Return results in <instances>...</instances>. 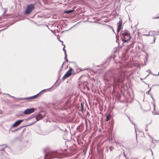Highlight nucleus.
I'll list each match as a JSON object with an SVG mask.
<instances>
[{
	"mask_svg": "<svg viewBox=\"0 0 159 159\" xmlns=\"http://www.w3.org/2000/svg\"><path fill=\"white\" fill-rule=\"evenodd\" d=\"M155 39H156V38L155 37H154V42L155 41Z\"/></svg>",
	"mask_w": 159,
	"mask_h": 159,
	"instance_id": "nucleus-54",
	"label": "nucleus"
},
{
	"mask_svg": "<svg viewBox=\"0 0 159 159\" xmlns=\"http://www.w3.org/2000/svg\"><path fill=\"white\" fill-rule=\"evenodd\" d=\"M149 135V136L151 138H152V140H153V138H152V137H151V136L150 135Z\"/></svg>",
	"mask_w": 159,
	"mask_h": 159,
	"instance_id": "nucleus-53",
	"label": "nucleus"
},
{
	"mask_svg": "<svg viewBox=\"0 0 159 159\" xmlns=\"http://www.w3.org/2000/svg\"><path fill=\"white\" fill-rule=\"evenodd\" d=\"M66 47V46L65 45H64V46L63 48V50L64 52L65 53V57H67V54L66 52V50L65 49V48Z\"/></svg>",
	"mask_w": 159,
	"mask_h": 159,
	"instance_id": "nucleus-23",
	"label": "nucleus"
},
{
	"mask_svg": "<svg viewBox=\"0 0 159 159\" xmlns=\"http://www.w3.org/2000/svg\"><path fill=\"white\" fill-rule=\"evenodd\" d=\"M59 41L60 42H61V44H62V45H63V46H64V45H64V44H63V41H61V40H59Z\"/></svg>",
	"mask_w": 159,
	"mask_h": 159,
	"instance_id": "nucleus-42",
	"label": "nucleus"
},
{
	"mask_svg": "<svg viewBox=\"0 0 159 159\" xmlns=\"http://www.w3.org/2000/svg\"><path fill=\"white\" fill-rule=\"evenodd\" d=\"M17 20H16L14 21V22H13V23H11L10 24V25H13V24H14V23H15V22H17Z\"/></svg>",
	"mask_w": 159,
	"mask_h": 159,
	"instance_id": "nucleus-38",
	"label": "nucleus"
},
{
	"mask_svg": "<svg viewBox=\"0 0 159 159\" xmlns=\"http://www.w3.org/2000/svg\"><path fill=\"white\" fill-rule=\"evenodd\" d=\"M149 34H150V36H153L155 35H158L156 34V32L155 31L151 30L149 32Z\"/></svg>",
	"mask_w": 159,
	"mask_h": 159,
	"instance_id": "nucleus-16",
	"label": "nucleus"
},
{
	"mask_svg": "<svg viewBox=\"0 0 159 159\" xmlns=\"http://www.w3.org/2000/svg\"><path fill=\"white\" fill-rule=\"evenodd\" d=\"M2 113V111H1V112H0V114Z\"/></svg>",
	"mask_w": 159,
	"mask_h": 159,
	"instance_id": "nucleus-61",
	"label": "nucleus"
},
{
	"mask_svg": "<svg viewBox=\"0 0 159 159\" xmlns=\"http://www.w3.org/2000/svg\"><path fill=\"white\" fill-rule=\"evenodd\" d=\"M65 74L68 77H70L72 75L69 71H67Z\"/></svg>",
	"mask_w": 159,
	"mask_h": 159,
	"instance_id": "nucleus-24",
	"label": "nucleus"
},
{
	"mask_svg": "<svg viewBox=\"0 0 159 159\" xmlns=\"http://www.w3.org/2000/svg\"><path fill=\"white\" fill-rule=\"evenodd\" d=\"M107 26H108L110 28L112 29V27L111 26H110L109 25H107Z\"/></svg>",
	"mask_w": 159,
	"mask_h": 159,
	"instance_id": "nucleus-47",
	"label": "nucleus"
},
{
	"mask_svg": "<svg viewBox=\"0 0 159 159\" xmlns=\"http://www.w3.org/2000/svg\"><path fill=\"white\" fill-rule=\"evenodd\" d=\"M67 57H65V55L64 59H65V61L67 62L68 61V60Z\"/></svg>",
	"mask_w": 159,
	"mask_h": 159,
	"instance_id": "nucleus-36",
	"label": "nucleus"
},
{
	"mask_svg": "<svg viewBox=\"0 0 159 159\" xmlns=\"http://www.w3.org/2000/svg\"><path fill=\"white\" fill-rule=\"evenodd\" d=\"M123 155H124V156L125 157V158H126V159H127V157H126L127 154L126 155L125 154V152H123Z\"/></svg>",
	"mask_w": 159,
	"mask_h": 159,
	"instance_id": "nucleus-37",
	"label": "nucleus"
},
{
	"mask_svg": "<svg viewBox=\"0 0 159 159\" xmlns=\"http://www.w3.org/2000/svg\"><path fill=\"white\" fill-rule=\"evenodd\" d=\"M147 71H149V74H151L152 75H155V76H156V74H152V72L150 70H148Z\"/></svg>",
	"mask_w": 159,
	"mask_h": 159,
	"instance_id": "nucleus-30",
	"label": "nucleus"
},
{
	"mask_svg": "<svg viewBox=\"0 0 159 159\" xmlns=\"http://www.w3.org/2000/svg\"><path fill=\"white\" fill-rule=\"evenodd\" d=\"M147 57H148V54H147V56H146V59H147Z\"/></svg>",
	"mask_w": 159,
	"mask_h": 159,
	"instance_id": "nucleus-63",
	"label": "nucleus"
},
{
	"mask_svg": "<svg viewBox=\"0 0 159 159\" xmlns=\"http://www.w3.org/2000/svg\"><path fill=\"white\" fill-rule=\"evenodd\" d=\"M40 113V115L42 117H43L46 115V113H45V112L43 111H41L39 112Z\"/></svg>",
	"mask_w": 159,
	"mask_h": 159,
	"instance_id": "nucleus-22",
	"label": "nucleus"
},
{
	"mask_svg": "<svg viewBox=\"0 0 159 159\" xmlns=\"http://www.w3.org/2000/svg\"><path fill=\"white\" fill-rule=\"evenodd\" d=\"M9 26V25L7 26V27L6 28H4V29H2L0 31H3V30H6V29H7Z\"/></svg>",
	"mask_w": 159,
	"mask_h": 159,
	"instance_id": "nucleus-39",
	"label": "nucleus"
},
{
	"mask_svg": "<svg viewBox=\"0 0 159 159\" xmlns=\"http://www.w3.org/2000/svg\"><path fill=\"white\" fill-rule=\"evenodd\" d=\"M147 126H148V125H146V127L145 129L146 131H148V129H147Z\"/></svg>",
	"mask_w": 159,
	"mask_h": 159,
	"instance_id": "nucleus-48",
	"label": "nucleus"
},
{
	"mask_svg": "<svg viewBox=\"0 0 159 159\" xmlns=\"http://www.w3.org/2000/svg\"><path fill=\"white\" fill-rule=\"evenodd\" d=\"M36 109V108H27L25 109L24 111L25 115L30 114L34 112Z\"/></svg>",
	"mask_w": 159,
	"mask_h": 159,
	"instance_id": "nucleus-8",
	"label": "nucleus"
},
{
	"mask_svg": "<svg viewBox=\"0 0 159 159\" xmlns=\"http://www.w3.org/2000/svg\"><path fill=\"white\" fill-rule=\"evenodd\" d=\"M80 84H78V85H80L81 87H82L84 89H85L86 88L88 90H90L88 86L89 84L87 83V81H80Z\"/></svg>",
	"mask_w": 159,
	"mask_h": 159,
	"instance_id": "nucleus-7",
	"label": "nucleus"
},
{
	"mask_svg": "<svg viewBox=\"0 0 159 159\" xmlns=\"http://www.w3.org/2000/svg\"><path fill=\"white\" fill-rule=\"evenodd\" d=\"M151 151H152V155H153V152H152V150H151Z\"/></svg>",
	"mask_w": 159,
	"mask_h": 159,
	"instance_id": "nucleus-60",
	"label": "nucleus"
},
{
	"mask_svg": "<svg viewBox=\"0 0 159 159\" xmlns=\"http://www.w3.org/2000/svg\"><path fill=\"white\" fill-rule=\"evenodd\" d=\"M47 155L45 153V158L44 159H45V158L47 157Z\"/></svg>",
	"mask_w": 159,
	"mask_h": 159,
	"instance_id": "nucleus-50",
	"label": "nucleus"
},
{
	"mask_svg": "<svg viewBox=\"0 0 159 159\" xmlns=\"http://www.w3.org/2000/svg\"><path fill=\"white\" fill-rule=\"evenodd\" d=\"M24 121V120H16L14 123L11 126L10 128V130H11L12 128H14L17 127L22 122Z\"/></svg>",
	"mask_w": 159,
	"mask_h": 159,
	"instance_id": "nucleus-9",
	"label": "nucleus"
},
{
	"mask_svg": "<svg viewBox=\"0 0 159 159\" xmlns=\"http://www.w3.org/2000/svg\"><path fill=\"white\" fill-rule=\"evenodd\" d=\"M83 76H81L79 79V81L80 80V79H81V77Z\"/></svg>",
	"mask_w": 159,
	"mask_h": 159,
	"instance_id": "nucleus-52",
	"label": "nucleus"
},
{
	"mask_svg": "<svg viewBox=\"0 0 159 159\" xmlns=\"http://www.w3.org/2000/svg\"><path fill=\"white\" fill-rule=\"evenodd\" d=\"M112 30H113V31L114 32V33H115H115L114 30L112 28Z\"/></svg>",
	"mask_w": 159,
	"mask_h": 159,
	"instance_id": "nucleus-57",
	"label": "nucleus"
},
{
	"mask_svg": "<svg viewBox=\"0 0 159 159\" xmlns=\"http://www.w3.org/2000/svg\"><path fill=\"white\" fill-rule=\"evenodd\" d=\"M120 34L121 40L124 43L129 42L132 38L130 32L128 30H121Z\"/></svg>",
	"mask_w": 159,
	"mask_h": 159,
	"instance_id": "nucleus-2",
	"label": "nucleus"
},
{
	"mask_svg": "<svg viewBox=\"0 0 159 159\" xmlns=\"http://www.w3.org/2000/svg\"><path fill=\"white\" fill-rule=\"evenodd\" d=\"M154 141H159V140H154Z\"/></svg>",
	"mask_w": 159,
	"mask_h": 159,
	"instance_id": "nucleus-59",
	"label": "nucleus"
},
{
	"mask_svg": "<svg viewBox=\"0 0 159 159\" xmlns=\"http://www.w3.org/2000/svg\"><path fill=\"white\" fill-rule=\"evenodd\" d=\"M108 74L110 77L113 78L114 81L115 82H119L123 78V73L121 71L116 73L110 71L108 73Z\"/></svg>",
	"mask_w": 159,
	"mask_h": 159,
	"instance_id": "nucleus-1",
	"label": "nucleus"
},
{
	"mask_svg": "<svg viewBox=\"0 0 159 159\" xmlns=\"http://www.w3.org/2000/svg\"><path fill=\"white\" fill-rule=\"evenodd\" d=\"M5 13V12H4L3 13V14L2 15V16L0 17V18H1V19H2V18H4V17H5L6 16H5V15H4V13Z\"/></svg>",
	"mask_w": 159,
	"mask_h": 159,
	"instance_id": "nucleus-32",
	"label": "nucleus"
},
{
	"mask_svg": "<svg viewBox=\"0 0 159 159\" xmlns=\"http://www.w3.org/2000/svg\"><path fill=\"white\" fill-rule=\"evenodd\" d=\"M71 28H70V29H69V30H64V31H63L62 32V33H63L65 31H68L69 30H70L71 29Z\"/></svg>",
	"mask_w": 159,
	"mask_h": 159,
	"instance_id": "nucleus-44",
	"label": "nucleus"
},
{
	"mask_svg": "<svg viewBox=\"0 0 159 159\" xmlns=\"http://www.w3.org/2000/svg\"><path fill=\"white\" fill-rule=\"evenodd\" d=\"M1 146H4V147H3L5 148H7V144H3L0 145V147Z\"/></svg>",
	"mask_w": 159,
	"mask_h": 159,
	"instance_id": "nucleus-33",
	"label": "nucleus"
},
{
	"mask_svg": "<svg viewBox=\"0 0 159 159\" xmlns=\"http://www.w3.org/2000/svg\"><path fill=\"white\" fill-rule=\"evenodd\" d=\"M111 58H112V57H111V56L107 58V60H109V61L111 59Z\"/></svg>",
	"mask_w": 159,
	"mask_h": 159,
	"instance_id": "nucleus-41",
	"label": "nucleus"
},
{
	"mask_svg": "<svg viewBox=\"0 0 159 159\" xmlns=\"http://www.w3.org/2000/svg\"><path fill=\"white\" fill-rule=\"evenodd\" d=\"M59 129V130L63 132H64V133H67V130H66V129H61L59 127H58V126H57Z\"/></svg>",
	"mask_w": 159,
	"mask_h": 159,
	"instance_id": "nucleus-25",
	"label": "nucleus"
},
{
	"mask_svg": "<svg viewBox=\"0 0 159 159\" xmlns=\"http://www.w3.org/2000/svg\"><path fill=\"white\" fill-rule=\"evenodd\" d=\"M30 126H31V125H30V124L27 125H24V126L20 127L19 128H17V129H15L14 130H12L11 131L12 132H16V131H17L19 130L20 129H21V128H23L24 127H26Z\"/></svg>",
	"mask_w": 159,
	"mask_h": 159,
	"instance_id": "nucleus-14",
	"label": "nucleus"
},
{
	"mask_svg": "<svg viewBox=\"0 0 159 159\" xmlns=\"http://www.w3.org/2000/svg\"><path fill=\"white\" fill-rule=\"evenodd\" d=\"M31 97L26 98H18V100H27L28 101H30L32 100Z\"/></svg>",
	"mask_w": 159,
	"mask_h": 159,
	"instance_id": "nucleus-13",
	"label": "nucleus"
},
{
	"mask_svg": "<svg viewBox=\"0 0 159 159\" xmlns=\"http://www.w3.org/2000/svg\"><path fill=\"white\" fill-rule=\"evenodd\" d=\"M71 101L70 99H68L64 104L61 105V110H65L67 108H70L71 107L70 104Z\"/></svg>",
	"mask_w": 159,
	"mask_h": 159,
	"instance_id": "nucleus-5",
	"label": "nucleus"
},
{
	"mask_svg": "<svg viewBox=\"0 0 159 159\" xmlns=\"http://www.w3.org/2000/svg\"><path fill=\"white\" fill-rule=\"evenodd\" d=\"M152 18L154 19H158V18H159V16L156 17H153V18Z\"/></svg>",
	"mask_w": 159,
	"mask_h": 159,
	"instance_id": "nucleus-43",
	"label": "nucleus"
},
{
	"mask_svg": "<svg viewBox=\"0 0 159 159\" xmlns=\"http://www.w3.org/2000/svg\"><path fill=\"white\" fill-rule=\"evenodd\" d=\"M140 80H143V79L142 78H140Z\"/></svg>",
	"mask_w": 159,
	"mask_h": 159,
	"instance_id": "nucleus-62",
	"label": "nucleus"
},
{
	"mask_svg": "<svg viewBox=\"0 0 159 159\" xmlns=\"http://www.w3.org/2000/svg\"><path fill=\"white\" fill-rule=\"evenodd\" d=\"M5 94H6V95H8L11 98H13L14 99H17L18 100V98H16V97H14V96H11L10 95V94H7V93H5Z\"/></svg>",
	"mask_w": 159,
	"mask_h": 159,
	"instance_id": "nucleus-27",
	"label": "nucleus"
},
{
	"mask_svg": "<svg viewBox=\"0 0 159 159\" xmlns=\"http://www.w3.org/2000/svg\"><path fill=\"white\" fill-rule=\"evenodd\" d=\"M152 143H154V141H153V140H152Z\"/></svg>",
	"mask_w": 159,
	"mask_h": 159,
	"instance_id": "nucleus-64",
	"label": "nucleus"
},
{
	"mask_svg": "<svg viewBox=\"0 0 159 159\" xmlns=\"http://www.w3.org/2000/svg\"><path fill=\"white\" fill-rule=\"evenodd\" d=\"M122 22L121 20L119 21L117 23V25H118V26L116 31L118 33L120 32L122 28Z\"/></svg>",
	"mask_w": 159,
	"mask_h": 159,
	"instance_id": "nucleus-10",
	"label": "nucleus"
},
{
	"mask_svg": "<svg viewBox=\"0 0 159 159\" xmlns=\"http://www.w3.org/2000/svg\"><path fill=\"white\" fill-rule=\"evenodd\" d=\"M40 114H40V113L39 112H38L36 114H34V116H35L34 117V121L30 124L31 125L35 123L37 121L43 118V117H41Z\"/></svg>",
	"mask_w": 159,
	"mask_h": 159,
	"instance_id": "nucleus-6",
	"label": "nucleus"
},
{
	"mask_svg": "<svg viewBox=\"0 0 159 159\" xmlns=\"http://www.w3.org/2000/svg\"><path fill=\"white\" fill-rule=\"evenodd\" d=\"M73 71V69L70 67H69V69L68 71H69L71 74L72 73V71Z\"/></svg>",
	"mask_w": 159,
	"mask_h": 159,
	"instance_id": "nucleus-26",
	"label": "nucleus"
},
{
	"mask_svg": "<svg viewBox=\"0 0 159 159\" xmlns=\"http://www.w3.org/2000/svg\"><path fill=\"white\" fill-rule=\"evenodd\" d=\"M152 86H159V84H153Z\"/></svg>",
	"mask_w": 159,
	"mask_h": 159,
	"instance_id": "nucleus-46",
	"label": "nucleus"
},
{
	"mask_svg": "<svg viewBox=\"0 0 159 159\" xmlns=\"http://www.w3.org/2000/svg\"><path fill=\"white\" fill-rule=\"evenodd\" d=\"M61 70H59L58 72V79L57 80V81L55 82V83H54V85H54V86L56 84L57 82V81L58 80L60 79V76H61Z\"/></svg>",
	"mask_w": 159,
	"mask_h": 159,
	"instance_id": "nucleus-19",
	"label": "nucleus"
},
{
	"mask_svg": "<svg viewBox=\"0 0 159 159\" xmlns=\"http://www.w3.org/2000/svg\"><path fill=\"white\" fill-rule=\"evenodd\" d=\"M68 78L67 77H66V76L65 74L63 77L62 79V80H64L66 78Z\"/></svg>",
	"mask_w": 159,
	"mask_h": 159,
	"instance_id": "nucleus-29",
	"label": "nucleus"
},
{
	"mask_svg": "<svg viewBox=\"0 0 159 159\" xmlns=\"http://www.w3.org/2000/svg\"><path fill=\"white\" fill-rule=\"evenodd\" d=\"M4 149H5V148L2 147L1 149H0V151H2L3 150H4Z\"/></svg>",
	"mask_w": 159,
	"mask_h": 159,
	"instance_id": "nucleus-40",
	"label": "nucleus"
},
{
	"mask_svg": "<svg viewBox=\"0 0 159 159\" xmlns=\"http://www.w3.org/2000/svg\"><path fill=\"white\" fill-rule=\"evenodd\" d=\"M81 127V126H78L77 128H76V129L77 130L79 131V132H81V129H80V128Z\"/></svg>",
	"mask_w": 159,
	"mask_h": 159,
	"instance_id": "nucleus-31",
	"label": "nucleus"
},
{
	"mask_svg": "<svg viewBox=\"0 0 159 159\" xmlns=\"http://www.w3.org/2000/svg\"><path fill=\"white\" fill-rule=\"evenodd\" d=\"M18 115L19 116H25V111H19L18 112Z\"/></svg>",
	"mask_w": 159,
	"mask_h": 159,
	"instance_id": "nucleus-18",
	"label": "nucleus"
},
{
	"mask_svg": "<svg viewBox=\"0 0 159 159\" xmlns=\"http://www.w3.org/2000/svg\"><path fill=\"white\" fill-rule=\"evenodd\" d=\"M57 39L59 40H60V37H57Z\"/></svg>",
	"mask_w": 159,
	"mask_h": 159,
	"instance_id": "nucleus-51",
	"label": "nucleus"
},
{
	"mask_svg": "<svg viewBox=\"0 0 159 159\" xmlns=\"http://www.w3.org/2000/svg\"><path fill=\"white\" fill-rule=\"evenodd\" d=\"M144 83H145V84H147L148 85V87H149V85L148 84H147L145 82H144Z\"/></svg>",
	"mask_w": 159,
	"mask_h": 159,
	"instance_id": "nucleus-56",
	"label": "nucleus"
},
{
	"mask_svg": "<svg viewBox=\"0 0 159 159\" xmlns=\"http://www.w3.org/2000/svg\"><path fill=\"white\" fill-rule=\"evenodd\" d=\"M35 3H31L28 5L24 11L25 14L28 15L30 14L34 9Z\"/></svg>",
	"mask_w": 159,
	"mask_h": 159,
	"instance_id": "nucleus-4",
	"label": "nucleus"
},
{
	"mask_svg": "<svg viewBox=\"0 0 159 159\" xmlns=\"http://www.w3.org/2000/svg\"><path fill=\"white\" fill-rule=\"evenodd\" d=\"M30 120H32V123L34 121V120H33V119H31Z\"/></svg>",
	"mask_w": 159,
	"mask_h": 159,
	"instance_id": "nucleus-55",
	"label": "nucleus"
},
{
	"mask_svg": "<svg viewBox=\"0 0 159 159\" xmlns=\"http://www.w3.org/2000/svg\"><path fill=\"white\" fill-rule=\"evenodd\" d=\"M75 11V9L74 8H73L72 9L68 10H67L65 11H64V13L67 14H70L73 13Z\"/></svg>",
	"mask_w": 159,
	"mask_h": 159,
	"instance_id": "nucleus-12",
	"label": "nucleus"
},
{
	"mask_svg": "<svg viewBox=\"0 0 159 159\" xmlns=\"http://www.w3.org/2000/svg\"><path fill=\"white\" fill-rule=\"evenodd\" d=\"M143 35L146 36H150V34H143Z\"/></svg>",
	"mask_w": 159,
	"mask_h": 159,
	"instance_id": "nucleus-45",
	"label": "nucleus"
},
{
	"mask_svg": "<svg viewBox=\"0 0 159 159\" xmlns=\"http://www.w3.org/2000/svg\"><path fill=\"white\" fill-rule=\"evenodd\" d=\"M151 88H150L149 90L148 91L146 92V94H149V93L151 90Z\"/></svg>",
	"mask_w": 159,
	"mask_h": 159,
	"instance_id": "nucleus-34",
	"label": "nucleus"
},
{
	"mask_svg": "<svg viewBox=\"0 0 159 159\" xmlns=\"http://www.w3.org/2000/svg\"><path fill=\"white\" fill-rule=\"evenodd\" d=\"M65 62H63V64H62V65L61 66V69L60 70H61L62 69V68L63 67V65H64V64L65 63Z\"/></svg>",
	"mask_w": 159,
	"mask_h": 159,
	"instance_id": "nucleus-35",
	"label": "nucleus"
},
{
	"mask_svg": "<svg viewBox=\"0 0 159 159\" xmlns=\"http://www.w3.org/2000/svg\"><path fill=\"white\" fill-rule=\"evenodd\" d=\"M44 25H45L46 27H48V28L49 29V28H48V25H46V24H44Z\"/></svg>",
	"mask_w": 159,
	"mask_h": 159,
	"instance_id": "nucleus-49",
	"label": "nucleus"
},
{
	"mask_svg": "<svg viewBox=\"0 0 159 159\" xmlns=\"http://www.w3.org/2000/svg\"><path fill=\"white\" fill-rule=\"evenodd\" d=\"M147 75V76H146V77L144 78V79H146L147 77L148 76V75Z\"/></svg>",
	"mask_w": 159,
	"mask_h": 159,
	"instance_id": "nucleus-58",
	"label": "nucleus"
},
{
	"mask_svg": "<svg viewBox=\"0 0 159 159\" xmlns=\"http://www.w3.org/2000/svg\"><path fill=\"white\" fill-rule=\"evenodd\" d=\"M35 116H34V114H33L31 115L28 118L24 119H22V120H24H24H28L31 119H33V120H34V117Z\"/></svg>",
	"mask_w": 159,
	"mask_h": 159,
	"instance_id": "nucleus-17",
	"label": "nucleus"
},
{
	"mask_svg": "<svg viewBox=\"0 0 159 159\" xmlns=\"http://www.w3.org/2000/svg\"><path fill=\"white\" fill-rule=\"evenodd\" d=\"M110 116L109 115H107L106 116V121H108L110 120Z\"/></svg>",
	"mask_w": 159,
	"mask_h": 159,
	"instance_id": "nucleus-28",
	"label": "nucleus"
},
{
	"mask_svg": "<svg viewBox=\"0 0 159 159\" xmlns=\"http://www.w3.org/2000/svg\"><path fill=\"white\" fill-rule=\"evenodd\" d=\"M39 96L38 94H37L33 96H31L32 100L34 99H35L38 98Z\"/></svg>",
	"mask_w": 159,
	"mask_h": 159,
	"instance_id": "nucleus-21",
	"label": "nucleus"
},
{
	"mask_svg": "<svg viewBox=\"0 0 159 159\" xmlns=\"http://www.w3.org/2000/svg\"><path fill=\"white\" fill-rule=\"evenodd\" d=\"M63 157V155L57 151H52L48 154V157L47 156L48 159H51L54 158L61 159Z\"/></svg>",
	"mask_w": 159,
	"mask_h": 159,
	"instance_id": "nucleus-3",
	"label": "nucleus"
},
{
	"mask_svg": "<svg viewBox=\"0 0 159 159\" xmlns=\"http://www.w3.org/2000/svg\"><path fill=\"white\" fill-rule=\"evenodd\" d=\"M151 97L152 98V100L154 101V102L153 103V106L154 111H155V107H156V105H155V100L154 98L153 97V96L152 94H151Z\"/></svg>",
	"mask_w": 159,
	"mask_h": 159,
	"instance_id": "nucleus-20",
	"label": "nucleus"
},
{
	"mask_svg": "<svg viewBox=\"0 0 159 159\" xmlns=\"http://www.w3.org/2000/svg\"><path fill=\"white\" fill-rule=\"evenodd\" d=\"M54 86V85H53L50 88L46 89H44L43 90H42V91H40L38 94L39 95V96L41 95L43 93H44L48 91H49L52 88H53Z\"/></svg>",
	"mask_w": 159,
	"mask_h": 159,
	"instance_id": "nucleus-11",
	"label": "nucleus"
},
{
	"mask_svg": "<svg viewBox=\"0 0 159 159\" xmlns=\"http://www.w3.org/2000/svg\"><path fill=\"white\" fill-rule=\"evenodd\" d=\"M126 116L128 117V118L129 119V121H130L131 123L133 125H134V129H135V132L136 133V134H136V125L135 124L134 122V121L132 120H131L130 119V117L129 116H128L127 115H126Z\"/></svg>",
	"mask_w": 159,
	"mask_h": 159,
	"instance_id": "nucleus-15",
	"label": "nucleus"
}]
</instances>
